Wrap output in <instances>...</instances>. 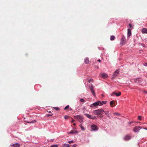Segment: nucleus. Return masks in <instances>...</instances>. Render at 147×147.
<instances>
[{
    "label": "nucleus",
    "instance_id": "f257e3e1",
    "mask_svg": "<svg viewBox=\"0 0 147 147\" xmlns=\"http://www.w3.org/2000/svg\"><path fill=\"white\" fill-rule=\"evenodd\" d=\"M105 111L102 108L100 109L95 110L93 111V113L96 115H99L101 114L104 113Z\"/></svg>",
    "mask_w": 147,
    "mask_h": 147
},
{
    "label": "nucleus",
    "instance_id": "f03ea898",
    "mask_svg": "<svg viewBox=\"0 0 147 147\" xmlns=\"http://www.w3.org/2000/svg\"><path fill=\"white\" fill-rule=\"evenodd\" d=\"M102 105V104L100 101H98L91 104L90 105V107L92 108H94V107H96L98 106H101Z\"/></svg>",
    "mask_w": 147,
    "mask_h": 147
},
{
    "label": "nucleus",
    "instance_id": "7ed1b4c3",
    "mask_svg": "<svg viewBox=\"0 0 147 147\" xmlns=\"http://www.w3.org/2000/svg\"><path fill=\"white\" fill-rule=\"evenodd\" d=\"M74 117L77 120L80 122L82 123L83 121L84 117L80 115H78L74 116Z\"/></svg>",
    "mask_w": 147,
    "mask_h": 147
},
{
    "label": "nucleus",
    "instance_id": "20e7f679",
    "mask_svg": "<svg viewBox=\"0 0 147 147\" xmlns=\"http://www.w3.org/2000/svg\"><path fill=\"white\" fill-rule=\"evenodd\" d=\"M88 86L92 94L94 96H95V92L94 90V86L91 84H90Z\"/></svg>",
    "mask_w": 147,
    "mask_h": 147
},
{
    "label": "nucleus",
    "instance_id": "39448f33",
    "mask_svg": "<svg viewBox=\"0 0 147 147\" xmlns=\"http://www.w3.org/2000/svg\"><path fill=\"white\" fill-rule=\"evenodd\" d=\"M119 69H117L113 73L112 77V79H114L116 77L118 76L119 74Z\"/></svg>",
    "mask_w": 147,
    "mask_h": 147
},
{
    "label": "nucleus",
    "instance_id": "423d86ee",
    "mask_svg": "<svg viewBox=\"0 0 147 147\" xmlns=\"http://www.w3.org/2000/svg\"><path fill=\"white\" fill-rule=\"evenodd\" d=\"M142 128L141 126H137L135 127L133 129V131L135 133H138L139 130Z\"/></svg>",
    "mask_w": 147,
    "mask_h": 147
},
{
    "label": "nucleus",
    "instance_id": "0eeeda50",
    "mask_svg": "<svg viewBox=\"0 0 147 147\" xmlns=\"http://www.w3.org/2000/svg\"><path fill=\"white\" fill-rule=\"evenodd\" d=\"M91 130L93 131H97L98 130L97 126L94 125L93 124L91 126Z\"/></svg>",
    "mask_w": 147,
    "mask_h": 147
},
{
    "label": "nucleus",
    "instance_id": "6e6552de",
    "mask_svg": "<svg viewBox=\"0 0 147 147\" xmlns=\"http://www.w3.org/2000/svg\"><path fill=\"white\" fill-rule=\"evenodd\" d=\"M125 37L123 36H122V38L121 40L120 41V45L122 46L123 45L125 44Z\"/></svg>",
    "mask_w": 147,
    "mask_h": 147
},
{
    "label": "nucleus",
    "instance_id": "1a4fd4ad",
    "mask_svg": "<svg viewBox=\"0 0 147 147\" xmlns=\"http://www.w3.org/2000/svg\"><path fill=\"white\" fill-rule=\"evenodd\" d=\"M131 137L128 135H126L123 138V139L125 141H127L130 140L131 139Z\"/></svg>",
    "mask_w": 147,
    "mask_h": 147
},
{
    "label": "nucleus",
    "instance_id": "9d476101",
    "mask_svg": "<svg viewBox=\"0 0 147 147\" xmlns=\"http://www.w3.org/2000/svg\"><path fill=\"white\" fill-rule=\"evenodd\" d=\"M100 76L103 78H105L108 77L107 74L105 73H102L100 74Z\"/></svg>",
    "mask_w": 147,
    "mask_h": 147
},
{
    "label": "nucleus",
    "instance_id": "9b49d317",
    "mask_svg": "<svg viewBox=\"0 0 147 147\" xmlns=\"http://www.w3.org/2000/svg\"><path fill=\"white\" fill-rule=\"evenodd\" d=\"M142 80L140 78H138L134 79L135 83H140L142 82Z\"/></svg>",
    "mask_w": 147,
    "mask_h": 147
},
{
    "label": "nucleus",
    "instance_id": "f8f14e48",
    "mask_svg": "<svg viewBox=\"0 0 147 147\" xmlns=\"http://www.w3.org/2000/svg\"><path fill=\"white\" fill-rule=\"evenodd\" d=\"M131 30L129 28H128L127 29V37H129L131 35Z\"/></svg>",
    "mask_w": 147,
    "mask_h": 147
},
{
    "label": "nucleus",
    "instance_id": "ddd939ff",
    "mask_svg": "<svg viewBox=\"0 0 147 147\" xmlns=\"http://www.w3.org/2000/svg\"><path fill=\"white\" fill-rule=\"evenodd\" d=\"M141 32L143 34H147V29L143 28L142 29Z\"/></svg>",
    "mask_w": 147,
    "mask_h": 147
},
{
    "label": "nucleus",
    "instance_id": "4468645a",
    "mask_svg": "<svg viewBox=\"0 0 147 147\" xmlns=\"http://www.w3.org/2000/svg\"><path fill=\"white\" fill-rule=\"evenodd\" d=\"M78 131L77 130H71L70 132L69 133L70 134H78Z\"/></svg>",
    "mask_w": 147,
    "mask_h": 147
},
{
    "label": "nucleus",
    "instance_id": "2eb2a0df",
    "mask_svg": "<svg viewBox=\"0 0 147 147\" xmlns=\"http://www.w3.org/2000/svg\"><path fill=\"white\" fill-rule=\"evenodd\" d=\"M11 146L14 147H19L20 146V144L18 143H16L11 145Z\"/></svg>",
    "mask_w": 147,
    "mask_h": 147
},
{
    "label": "nucleus",
    "instance_id": "dca6fc26",
    "mask_svg": "<svg viewBox=\"0 0 147 147\" xmlns=\"http://www.w3.org/2000/svg\"><path fill=\"white\" fill-rule=\"evenodd\" d=\"M71 145L68 144H62V147H69Z\"/></svg>",
    "mask_w": 147,
    "mask_h": 147
},
{
    "label": "nucleus",
    "instance_id": "f3484780",
    "mask_svg": "<svg viewBox=\"0 0 147 147\" xmlns=\"http://www.w3.org/2000/svg\"><path fill=\"white\" fill-rule=\"evenodd\" d=\"M89 62V59L87 57L84 59V62L85 64H87Z\"/></svg>",
    "mask_w": 147,
    "mask_h": 147
},
{
    "label": "nucleus",
    "instance_id": "a211bd4d",
    "mask_svg": "<svg viewBox=\"0 0 147 147\" xmlns=\"http://www.w3.org/2000/svg\"><path fill=\"white\" fill-rule=\"evenodd\" d=\"M84 115L86 116L87 117H88V118H89L90 119H91V116L92 115L88 114H86V113H85L84 114Z\"/></svg>",
    "mask_w": 147,
    "mask_h": 147
},
{
    "label": "nucleus",
    "instance_id": "6ab92c4d",
    "mask_svg": "<svg viewBox=\"0 0 147 147\" xmlns=\"http://www.w3.org/2000/svg\"><path fill=\"white\" fill-rule=\"evenodd\" d=\"M36 122V121L35 120H34L32 121H27L26 122L27 123H35Z\"/></svg>",
    "mask_w": 147,
    "mask_h": 147
},
{
    "label": "nucleus",
    "instance_id": "aec40b11",
    "mask_svg": "<svg viewBox=\"0 0 147 147\" xmlns=\"http://www.w3.org/2000/svg\"><path fill=\"white\" fill-rule=\"evenodd\" d=\"M115 104V103L113 100L111 101L110 102V104L111 107H114L113 105Z\"/></svg>",
    "mask_w": 147,
    "mask_h": 147
},
{
    "label": "nucleus",
    "instance_id": "412c9836",
    "mask_svg": "<svg viewBox=\"0 0 147 147\" xmlns=\"http://www.w3.org/2000/svg\"><path fill=\"white\" fill-rule=\"evenodd\" d=\"M104 113H105L106 115L108 117H110V116L109 114V111H105V112H104Z\"/></svg>",
    "mask_w": 147,
    "mask_h": 147
},
{
    "label": "nucleus",
    "instance_id": "4be33fe9",
    "mask_svg": "<svg viewBox=\"0 0 147 147\" xmlns=\"http://www.w3.org/2000/svg\"><path fill=\"white\" fill-rule=\"evenodd\" d=\"M87 82H88V83H92L94 82V80L92 79H90L88 80Z\"/></svg>",
    "mask_w": 147,
    "mask_h": 147
},
{
    "label": "nucleus",
    "instance_id": "5701e85b",
    "mask_svg": "<svg viewBox=\"0 0 147 147\" xmlns=\"http://www.w3.org/2000/svg\"><path fill=\"white\" fill-rule=\"evenodd\" d=\"M115 38V36H111L110 37V40H113Z\"/></svg>",
    "mask_w": 147,
    "mask_h": 147
},
{
    "label": "nucleus",
    "instance_id": "b1692460",
    "mask_svg": "<svg viewBox=\"0 0 147 147\" xmlns=\"http://www.w3.org/2000/svg\"><path fill=\"white\" fill-rule=\"evenodd\" d=\"M91 118V119H97L96 117L94 116H92Z\"/></svg>",
    "mask_w": 147,
    "mask_h": 147
},
{
    "label": "nucleus",
    "instance_id": "393cba45",
    "mask_svg": "<svg viewBox=\"0 0 147 147\" xmlns=\"http://www.w3.org/2000/svg\"><path fill=\"white\" fill-rule=\"evenodd\" d=\"M80 127H81V129L83 130L84 131L85 130V128L84 127H83L81 124H80L79 125Z\"/></svg>",
    "mask_w": 147,
    "mask_h": 147
},
{
    "label": "nucleus",
    "instance_id": "a878e982",
    "mask_svg": "<svg viewBox=\"0 0 147 147\" xmlns=\"http://www.w3.org/2000/svg\"><path fill=\"white\" fill-rule=\"evenodd\" d=\"M135 123L134 121H130V122L128 123V125L129 126H131L130 125L131 124H132V123Z\"/></svg>",
    "mask_w": 147,
    "mask_h": 147
},
{
    "label": "nucleus",
    "instance_id": "bb28decb",
    "mask_svg": "<svg viewBox=\"0 0 147 147\" xmlns=\"http://www.w3.org/2000/svg\"><path fill=\"white\" fill-rule=\"evenodd\" d=\"M59 145L58 144H54L51 145L50 147H58Z\"/></svg>",
    "mask_w": 147,
    "mask_h": 147
},
{
    "label": "nucleus",
    "instance_id": "cd10ccee",
    "mask_svg": "<svg viewBox=\"0 0 147 147\" xmlns=\"http://www.w3.org/2000/svg\"><path fill=\"white\" fill-rule=\"evenodd\" d=\"M121 94V92H118V93H116V94H115V95L117 96H119Z\"/></svg>",
    "mask_w": 147,
    "mask_h": 147
},
{
    "label": "nucleus",
    "instance_id": "c85d7f7f",
    "mask_svg": "<svg viewBox=\"0 0 147 147\" xmlns=\"http://www.w3.org/2000/svg\"><path fill=\"white\" fill-rule=\"evenodd\" d=\"M69 105H67L64 108V110H66L68 109L69 108Z\"/></svg>",
    "mask_w": 147,
    "mask_h": 147
},
{
    "label": "nucleus",
    "instance_id": "c756f323",
    "mask_svg": "<svg viewBox=\"0 0 147 147\" xmlns=\"http://www.w3.org/2000/svg\"><path fill=\"white\" fill-rule=\"evenodd\" d=\"M53 114H48L46 115V116L47 117H50L53 115Z\"/></svg>",
    "mask_w": 147,
    "mask_h": 147
},
{
    "label": "nucleus",
    "instance_id": "7c9ffc66",
    "mask_svg": "<svg viewBox=\"0 0 147 147\" xmlns=\"http://www.w3.org/2000/svg\"><path fill=\"white\" fill-rule=\"evenodd\" d=\"M138 119L139 120H142V117L141 116H138Z\"/></svg>",
    "mask_w": 147,
    "mask_h": 147
},
{
    "label": "nucleus",
    "instance_id": "2f4dec72",
    "mask_svg": "<svg viewBox=\"0 0 147 147\" xmlns=\"http://www.w3.org/2000/svg\"><path fill=\"white\" fill-rule=\"evenodd\" d=\"M54 109L56 111H58L59 110V108L58 107H54Z\"/></svg>",
    "mask_w": 147,
    "mask_h": 147
},
{
    "label": "nucleus",
    "instance_id": "473e14b6",
    "mask_svg": "<svg viewBox=\"0 0 147 147\" xmlns=\"http://www.w3.org/2000/svg\"><path fill=\"white\" fill-rule=\"evenodd\" d=\"M114 114L117 115H118V116H120L121 115L119 113H118L117 112H115V113H114Z\"/></svg>",
    "mask_w": 147,
    "mask_h": 147
},
{
    "label": "nucleus",
    "instance_id": "72a5a7b5",
    "mask_svg": "<svg viewBox=\"0 0 147 147\" xmlns=\"http://www.w3.org/2000/svg\"><path fill=\"white\" fill-rule=\"evenodd\" d=\"M80 101L81 102H85V100L81 98L80 99Z\"/></svg>",
    "mask_w": 147,
    "mask_h": 147
},
{
    "label": "nucleus",
    "instance_id": "f704fd0d",
    "mask_svg": "<svg viewBox=\"0 0 147 147\" xmlns=\"http://www.w3.org/2000/svg\"><path fill=\"white\" fill-rule=\"evenodd\" d=\"M74 142V140H70L68 141V143L69 144H71L72 142Z\"/></svg>",
    "mask_w": 147,
    "mask_h": 147
},
{
    "label": "nucleus",
    "instance_id": "c9c22d12",
    "mask_svg": "<svg viewBox=\"0 0 147 147\" xmlns=\"http://www.w3.org/2000/svg\"><path fill=\"white\" fill-rule=\"evenodd\" d=\"M101 102L102 103V104H105L107 103V101H102V102Z\"/></svg>",
    "mask_w": 147,
    "mask_h": 147
},
{
    "label": "nucleus",
    "instance_id": "e433bc0d",
    "mask_svg": "<svg viewBox=\"0 0 147 147\" xmlns=\"http://www.w3.org/2000/svg\"><path fill=\"white\" fill-rule=\"evenodd\" d=\"M144 65L145 66L147 67V63H144Z\"/></svg>",
    "mask_w": 147,
    "mask_h": 147
},
{
    "label": "nucleus",
    "instance_id": "4c0bfd02",
    "mask_svg": "<svg viewBox=\"0 0 147 147\" xmlns=\"http://www.w3.org/2000/svg\"><path fill=\"white\" fill-rule=\"evenodd\" d=\"M129 27H131V28H132V27L131 25V24H129Z\"/></svg>",
    "mask_w": 147,
    "mask_h": 147
},
{
    "label": "nucleus",
    "instance_id": "58836bf2",
    "mask_svg": "<svg viewBox=\"0 0 147 147\" xmlns=\"http://www.w3.org/2000/svg\"><path fill=\"white\" fill-rule=\"evenodd\" d=\"M99 117H100V118H102V117L103 116L102 115V114H101V115H99Z\"/></svg>",
    "mask_w": 147,
    "mask_h": 147
},
{
    "label": "nucleus",
    "instance_id": "ea45409f",
    "mask_svg": "<svg viewBox=\"0 0 147 147\" xmlns=\"http://www.w3.org/2000/svg\"><path fill=\"white\" fill-rule=\"evenodd\" d=\"M143 129H144L147 130V127H145H145H144V128H143Z\"/></svg>",
    "mask_w": 147,
    "mask_h": 147
},
{
    "label": "nucleus",
    "instance_id": "a19ab883",
    "mask_svg": "<svg viewBox=\"0 0 147 147\" xmlns=\"http://www.w3.org/2000/svg\"><path fill=\"white\" fill-rule=\"evenodd\" d=\"M95 68H97V69H98V66H95Z\"/></svg>",
    "mask_w": 147,
    "mask_h": 147
},
{
    "label": "nucleus",
    "instance_id": "79ce46f5",
    "mask_svg": "<svg viewBox=\"0 0 147 147\" xmlns=\"http://www.w3.org/2000/svg\"><path fill=\"white\" fill-rule=\"evenodd\" d=\"M116 93H115V92H113V94H114V95H115V94H116Z\"/></svg>",
    "mask_w": 147,
    "mask_h": 147
},
{
    "label": "nucleus",
    "instance_id": "37998d69",
    "mask_svg": "<svg viewBox=\"0 0 147 147\" xmlns=\"http://www.w3.org/2000/svg\"><path fill=\"white\" fill-rule=\"evenodd\" d=\"M74 121H75L74 120V119H72V121H71V122H74Z\"/></svg>",
    "mask_w": 147,
    "mask_h": 147
},
{
    "label": "nucleus",
    "instance_id": "c03bdc74",
    "mask_svg": "<svg viewBox=\"0 0 147 147\" xmlns=\"http://www.w3.org/2000/svg\"><path fill=\"white\" fill-rule=\"evenodd\" d=\"M69 110L70 111H71L72 110V109L71 108H69Z\"/></svg>",
    "mask_w": 147,
    "mask_h": 147
},
{
    "label": "nucleus",
    "instance_id": "a18cd8bd",
    "mask_svg": "<svg viewBox=\"0 0 147 147\" xmlns=\"http://www.w3.org/2000/svg\"><path fill=\"white\" fill-rule=\"evenodd\" d=\"M98 61H99V62H101V60L100 59H98Z\"/></svg>",
    "mask_w": 147,
    "mask_h": 147
},
{
    "label": "nucleus",
    "instance_id": "49530a36",
    "mask_svg": "<svg viewBox=\"0 0 147 147\" xmlns=\"http://www.w3.org/2000/svg\"><path fill=\"white\" fill-rule=\"evenodd\" d=\"M144 93H145L146 94H147V92L146 91H144Z\"/></svg>",
    "mask_w": 147,
    "mask_h": 147
},
{
    "label": "nucleus",
    "instance_id": "de8ad7c7",
    "mask_svg": "<svg viewBox=\"0 0 147 147\" xmlns=\"http://www.w3.org/2000/svg\"><path fill=\"white\" fill-rule=\"evenodd\" d=\"M48 113H51V111H48Z\"/></svg>",
    "mask_w": 147,
    "mask_h": 147
},
{
    "label": "nucleus",
    "instance_id": "09e8293b",
    "mask_svg": "<svg viewBox=\"0 0 147 147\" xmlns=\"http://www.w3.org/2000/svg\"><path fill=\"white\" fill-rule=\"evenodd\" d=\"M74 125H76V124H75V123H74Z\"/></svg>",
    "mask_w": 147,
    "mask_h": 147
},
{
    "label": "nucleus",
    "instance_id": "8fccbe9b",
    "mask_svg": "<svg viewBox=\"0 0 147 147\" xmlns=\"http://www.w3.org/2000/svg\"><path fill=\"white\" fill-rule=\"evenodd\" d=\"M73 147H75V145H74V146H73Z\"/></svg>",
    "mask_w": 147,
    "mask_h": 147
},
{
    "label": "nucleus",
    "instance_id": "3c124183",
    "mask_svg": "<svg viewBox=\"0 0 147 147\" xmlns=\"http://www.w3.org/2000/svg\"><path fill=\"white\" fill-rule=\"evenodd\" d=\"M73 147H75V145H74V146H73Z\"/></svg>",
    "mask_w": 147,
    "mask_h": 147
}]
</instances>
